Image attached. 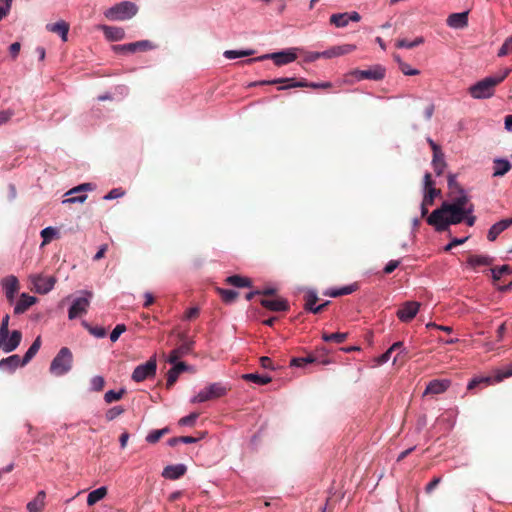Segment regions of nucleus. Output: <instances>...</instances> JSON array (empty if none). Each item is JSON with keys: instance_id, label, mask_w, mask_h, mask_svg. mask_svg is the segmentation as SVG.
Wrapping results in <instances>:
<instances>
[{"instance_id": "37998d69", "label": "nucleus", "mask_w": 512, "mask_h": 512, "mask_svg": "<svg viewBox=\"0 0 512 512\" xmlns=\"http://www.w3.org/2000/svg\"><path fill=\"white\" fill-rule=\"evenodd\" d=\"M169 428L168 427H165V428H162V429H158V430H153L151 431L147 436H146V441L148 443H151V444H155L157 443L164 435L168 434L169 433Z\"/></svg>"}, {"instance_id": "13d9d810", "label": "nucleus", "mask_w": 512, "mask_h": 512, "mask_svg": "<svg viewBox=\"0 0 512 512\" xmlns=\"http://www.w3.org/2000/svg\"><path fill=\"white\" fill-rule=\"evenodd\" d=\"M126 331V326L124 324H118L113 329V331L110 334V340L112 342H116L120 335Z\"/></svg>"}, {"instance_id": "864d4df0", "label": "nucleus", "mask_w": 512, "mask_h": 512, "mask_svg": "<svg viewBox=\"0 0 512 512\" xmlns=\"http://www.w3.org/2000/svg\"><path fill=\"white\" fill-rule=\"evenodd\" d=\"M198 417V413H191L185 417H182L178 423L180 426H193Z\"/></svg>"}, {"instance_id": "bf43d9fd", "label": "nucleus", "mask_w": 512, "mask_h": 512, "mask_svg": "<svg viewBox=\"0 0 512 512\" xmlns=\"http://www.w3.org/2000/svg\"><path fill=\"white\" fill-rule=\"evenodd\" d=\"M399 69L404 75L414 76L420 73L419 70L411 68L406 62H400Z\"/></svg>"}, {"instance_id": "774afa93", "label": "nucleus", "mask_w": 512, "mask_h": 512, "mask_svg": "<svg viewBox=\"0 0 512 512\" xmlns=\"http://www.w3.org/2000/svg\"><path fill=\"white\" fill-rule=\"evenodd\" d=\"M391 353L392 351L388 349L385 353H383L380 357L377 358V363L379 365L386 363L390 359Z\"/></svg>"}, {"instance_id": "49530a36", "label": "nucleus", "mask_w": 512, "mask_h": 512, "mask_svg": "<svg viewBox=\"0 0 512 512\" xmlns=\"http://www.w3.org/2000/svg\"><path fill=\"white\" fill-rule=\"evenodd\" d=\"M423 42H424V38L423 37H417L413 41H408L407 39H400V40L397 41L396 46L398 48H408V49H411V48H414V47L422 44Z\"/></svg>"}, {"instance_id": "09e8293b", "label": "nucleus", "mask_w": 512, "mask_h": 512, "mask_svg": "<svg viewBox=\"0 0 512 512\" xmlns=\"http://www.w3.org/2000/svg\"><path fill=\"white\" fill-rule=\"evenodd\" d=\"M125 394V390L124 389H121L119 391H114V390H109L105 393L104 395V400L106 403L110 404L114 401H118L120 400L123 395Z\"/></svg>"}, {"instance_id": "a878e982", "label": "nucleus", "mask_w": 512, "mask_h": 512, "mask_svg": "<svg viewBox=\"0 0 512 512\" xmlns=\"http://www.w3.org/2000/svg\"><path fill=\"white\" fill-rule=\"evenodd\" d=\"M37 301V298L34 296H30L26 293L21 294L19 300L17 301L14 313L15 314H22L26 312L33 304H35Z\"/></svg>"}, {"instance_id": "f704fd0d", "label": "nucleus", "mask_w": 512, "mask_h": 512, "mask_svg": "<svg viewBox=\"0 0 512 512\" xmlns=\"http://www.w3.org/2000/svg\"><path fill=\"white\" fill-rule=\"evenodd\" d=\"M107 495V488L105 486L99 487L91 491L87 496V504L89 506L95 505L98 501L102 500Z\"/></svg>"}, {"instance_id": "f257e3e1", "label": "nucleus", "mask_w": 512, "mask_h": 512, "mask_svg": "<svg viewBox=\"0 0 512 512\" xmlns=\"http://www.w3.org/2000/svg\"><path fill=\"white\" fill-rule=\"evenodd\" d=\"M473 211V204H470L467 210L441 205L428 216L427 223L433 226L436 231L443 232L446 231L450 225H456L464 221L466 215L473 213Z\"/></svg>"}, {"instance_id": "72a5a7b5", "label": "nucleus", "mask_w": 512, "mask_h": 512, "mask_svg": "<svg viewBox=\"0 0 512 512\" xmlns=\"http://www.w3.org/2000/svg\"><path fill=\"white\" fill-rule=\"evenodd\" d=\"M511 169V164L508 160L505 159H495L494 160V177H499L505 175Z\"/></svg>"}, {"instance_id": "f8f14e48", "label": "nucleus", "mask_w": 512, "mask_h": 512, "mask_svg": "<svg viewBox=\"0 0 512 512\" xmlns=\"http://www.w3.org/2000/svg\"><path fill=\"white\" fill-rule=\"evenodd\" d=\"M85 294L86 297H78L73 301L68 311L69 319L72 320L86 314L87 309L90 305V298L92 297V293L86 291Z\"/></svg>"}, {"instance_id": "58836bf2", "label": "nucleus", "mask_w": 512, "mask_h": 512, "mask_svg": "<svg viewBox=\"0 0 512 512\" xmlns=\"http://www.w3.org/2000/svg\"><path fill=\"white\" fill-rule=\"evenodd\" d=\"M226 283L235 287H250L251 280L247 277H242L239 275H232L227 277Z\"/></svg>"}, {"instance_id": "cd10ccee", "label": "nucleus", "mask_w": 512, "mask_h": 512, "mask_svg": "<svg viewBox=\"0 0 512 512\" xmlns=\"http://www.w3.org/2000/svg\"><path fill=\"white\" fill-rule=\"evenodd\" d=\"M450 199L451 202L444 201L441 205L453 206L456 207L457 209L467 210L469 208V205L471 204L469 203V198L465 194V192L462 194L453 195L452 197H450Z\"/></svg>"}, {"instance_id": "c9c22d12", "label": "nucleus", "mask_w": 512, "mask_h": 512, "mask_svg": "<svg viewBox=\"0 0 512 512\" xmlns=\"http://www.w3.org/2000/svg\"><path fill=\"white\" fill-rule=\"evenodd\" d=\"M41 346V339L40 337H37L32 345L29 347V349L26 351L23 359H22V365H26L29 363L32 358L37 354Z\"/></svg>"}, {"instance_id": "ddd939ff", "label": "nucleus", "mask_w": 512, "mask_h": 512, "mask_svg": "<svg viewBox=\"0 0 512 512\" xmlns=\"http://www.w3.org/2000/svg\"><path fill=\"white\" fill-rule=\"evenodd\" d=\"M94 185L92 183H83V184H80L72 189H70L66 195H74V194H77L76 196H71L70 198H67L63 201V203H83L85 202V200L87 199V195L84 194L83 192H86V191H92L94 189Z\"/></svg>"}, {"instance_id": "de8ad7c7", "label": "nucleus", "mask_w": 512, "mask_h": 512, "mask_svg": "<svg viewBox=\"0 0 512 512\" xmlns=\"http://www.w3.org/2000/svg\"><path fill=\"white\" fill-rule=\"evenodd\" d=\"M253 54H254V50H241V51L226 50L224 52V57L227 59H235V58H239V57L251 56Z\"/></svg>"}, {"instance_id": "4468645a", "label": "nucleus", "mask_w": 512, "mask_h": 512, "mask_svg": "<svg viewBox=\"0 0 512 512\" xmlns=\"http://www.w3.org/2000/svg\"><path fill=\"white\" fill-rule=\"evenodd\" d=\"M31 282L37 293L46 294L53 289L56 280L52 276L45 277L42 275H34L31 277Z\"/></svg>"}, {"instance_id": "5fc2aeb1", "label": "nucleus", "mask_w": 512, "mask_h": 512, "mask_svg": "<svg viewBox=\"0 0 512 512\" xmlns=\"http://www.w3.org/2000/svg\"><path fill=\"white\" fill-rule=\"evenodd\" d=\"M509 53H512V35L505 40V42L498 51V56L503 57Z\"/></svg>"}, {"instance_id": "f3484780", "label": "nucleus", "mask_w": 512, "mask_h": 512, "mask_svg": "<svg viewBox=\"0 0 512 512\" xmlns=\"http://www.w3.org/2000/svg\"><path fill=\"white\" fill-rule=\"evenodd\" d=\"M2 288L5 292L7 300L12 303L16 293L19 291L20 285L16 276L9 275L1 280Z\"/></svg>"}, {"instance_id": "39448f33", "label": "nucleus", "mask_w": 512, "mask_h": 512, "mask_svg": "<svg viewBox=\"0 0 512 512\" xmlns=\"http://www.w3.org/2000/svg\"><path fill=\"white\" fill-rule=\"evenodd\" d=\"M228 391L229 388L220 382L211 383L205 388H203L197 395H195L191 399V402L202 403L210 400H215L225 396Z\"/></svg>"}, {"instance_id": "1a4fd4ad", "label": "nucleus", "mask_w": 512, "mask_h": 512, "mask_svg": "<svg viewBox=\"0 0 512 512\" xmlns=\"http://www.w3.org/2000/svg\"><path fill=\"white\" fill-rule=\"evenodd\" d=\"M154 48H156V46L149 40L112 46L113 51L117 54L136 53L138 51L145 52Z\"/></svg>"}, {"instance_id": "c756f323", "label": "nucleus", "mask_w": 512, "mask_h": 512, "mask_svg": "<svg viewBox=\"0 0 512 512\" xmlns=\"http://www.w3.org/2000/svg\"><path fill=\"white\" fill-rule=\"evenodd\" d=\"M356 49V46L353 44H344L341 46L333 47L329 50L323 51L324 58H332L336 56L345 55L353 52Z\"/></svg>"}, {"instance_id": "69168bd1", "label": "nucleus", "mask_w": 512, "mask_h": 512, "mask_svg": "<svg viewBox=\"0 0 512 512\" xmlns=\"http://www.w3.org/2000/svg\"><path fill=\"white\" fill-rule=\"evenodd\" d=\"M107 249H108V245H107V244H103V245L99 248V250H98V252L95 254V256L93 257V259H94L95 261H98V260L102 259V258L105 256V253H106Z\"/></svg>"}, {"instance_id": "dca6fc26", "label": "nucleus", "mask_w": 512, "mask_h": 512, "mask_svg": "<svg viewBox=\"0 0 512 512\" xmlns=\"http://www.w3.org/2000/svg\"><path fill=\"white\" fill-rule=\"evenodd\" d=\"M22 340V333L19 330H14L11 334L0 338V349L6 353L14 351Z\"/></svg>"}, {"instance_id": "79ce46f5", "label": "nucleus", "mask_w": 512, "mask_h": 512, "mask_svg": "<svg viewBox=\"0 0 512 512\" xmlns=\"http://www.w3.org/2000/svg\"><path fill=\"white\" fill-rule=\"evenodd\" d=\"M448 188H449V197H452L453 195L462 194L465 191L460 186V184L456 181V176L453 174H450L448 176Z\"/></svg>"}, {"instance_id": "bb28decb", "label": "nucleus", "mask_w": 512, "mask_h": 512, "mask_svg": "<svg viewBox=\"0 0 512 512\" xmlns=\"http://www.w3.org/2000/svg\"><path fill=\"white\" fill-rule=\"evenodd\" d=\"M100 29L103 31L104 36L110 41H120L125 37V31L121 27L101 25Z\"/></svg>"}, {"instance_id": "f03ea898", "label": "nucleus", "mask_w": 512, "mask_h": 512, "mask_svg": "<svg viewBox=\"0 0 512 512\" xmlns=\"http://www.w3.org/2000/svg\"><path fill=\"white\" fill-rule=\"evenodd\" d=\"M510 73L505 69L501 74L486 77L470 86L469 93L475 99H486L494 95L495 87L499 85Z\"/></svg>"}, {"instance_id": "a211bd4d", "label": "nucleus", "mask_w": 512, "mask_h": 512, "mask_svg": "<svg viewBox=\"0 0 512 512\" xmlns=\"http://www.w3.org/2000/svg\"><path fill=\"white\" fill-rule=\"evenodd\" d=\"M360 19H361L360 14L355 11L351 12V13H348V12L337 13V14H332L330 16V23L332 25H335L338 28H343V27H346L350 21L359 22Z\"/></svg>"}, {"instance_id": "ea45409f", "label": "nucleus", "mask_w": 512, "mask_h": 512, "mask_svg": "<svg viewBox=\"0 0 512 512\" xmlns=\"http://www.w3.org/2000/svg\"><path fill=\"white\" fill-rule=\"evenodd\" d=\"M432 165H433L436 175L437 176L442 175V173L446 167V162L444 160L443 152L433 155Z\"/></svg>"}, {"instance_id": "9d476101", "label": "nucleus", "mask_w": 512, "mask_h": 512, "mask_svg": "<svg viewBox=\"0 0 512 512\" xmlns=\"http://www.w3.org/2000/svg\"><path fill=\"white\" fill-rule=\"evenodd\" d=\"M157 362L155 357H151L146 363L138 365L133 373L132 380L142 382L156 374Z\"/></svg>"}, {"instance_id": "4c0bfd02", "label": "nucleus", "mask_w": 512, "mask_h": 512, "mask_svg": "<svg viewBox=\"0 0 512 512\" xmlns=\"http://www.w3.org/2000/svg\"><path fill=\"white\" fill-rule=\"evenodd\" d=\"M242 379L245 381H250L259 385H265L271 382V377L267 375H258L255 373L243 374Z\"/></svg>"}, {"instance_id": "7c9ffc66", "label": "nucleus", "mask_w": 512, "mask_h": 512, "mask_svg": "<svg viewBox=\"0 0 512 512\" xmlns=\"http://www.w3.org/2000/svg\"><path fill=\"white\" fill-rule=\"evenodd\" d=\"M19 366L22 365V359H20L19 355L14 354L12 356H9L7 358H3L0 360V369L13 372L15 371Z\"/></svg>"}, {"instance_id": "e2e57ef3", "label": "nucleus", "mask_w": 512, "mask_h": 512, "mask_svg": "<svg viewBox=\"0 0 512 512\" xmlns=\"http://www.w3.org/2000/svg\"><path fill=\"white\" fill-rule=\"evenodd\" d=\"M14 115L11 109L0 111V125L7 123Z\"/></svg>"}, {"instance_id": "052dcab7", "label": "nucleus", "mask_w": 512, "mask_h": 512, "mask_svg": "<svg viewBox=\"0 0 512 512\" xmlns=\"http://www.w3.org/2000/svg\"><path fill=\"white\" fill-rule=\"evenodd\" d=\"M125 191L122 188H114L108 192L103 198L104 200H112L122 197Z\"/></svg>"}, {"instance_id": "338daca9", "label": "nucleus", "mask_w": 512, "mask_h": 512, "mask_svg": "<svg viewBox=\"0 0 512 512\" xmlns=\"http://www.w3.org/2000/svg\"><path fill=\"white\" fill-rule=\"evenodd\" d=\"M290 365L295 366V367H304V366H306L305 359H304V357L292 358L290 361Z\"/></svg>"}, {"instance_id": "4be33fe9", "label": "nucleus", "mask_w": 512, "mask_h": 512, "mask_svg": "<svg viewBox=\"0 0 512 512\" xmlns=\"http://www.w3.org/2000/svg\"><path fill=\"white\" fill-rule=\"evenodd\" d=\"M174 366L167 373L166 387L170 389L177 381L180 373L187 369L184 362L172 363Z\"/></svg>"}, {"instance_id": "b1692460", "label": "nucleus", "mask_w": 512, "mask_h": 512, "mask_svg": "<svg viewBox=\"0 0 512 512\" xmlns=\"http://www.w3.org/2000/svg\"><path fill=\"white\" fill-rule=\"evenodd\" d=\"M192 348H193V342L192 341L183 343L178 348L173 349L170 352L169 357H168V362L169 363H176V362H178V360L181 357L189 354L192 351Z\"/></svg>"}, {"instance_id": "7ed1b4c3", "label": "nucleus", "mask_w": 512, "mask_h": 512, "mask_svg": "<svg viewBox=\"0 0 512 512\" xmlns=\"http://www.w3.org/2000/svg\"><path fill=\"white\" fill-rule=\"evenodd\" d=\"M73 354L67 347H62L53 358L49 370L55 376H63L72 369Z\"/></svg>"}, {"instance_id": "6e6d98bb", "label": "nucleus", "mask_w": 512, "mask_h": 512, "mask_svg": "<svg viewBox=\"0 0 512 512\" xmlns=\"http://www.w3.org/2000/svg\"><path fill=\"white\" fill-rule=\"evenodd\" d=\"M84 326L88 331L97 338H103L106 335V330L103 327H92L88 323L84 322Z\"/></svg>"}, {"instance_id": "0eeeda50", "label": "nucleus", "mask_w": 512, "mask_h": 512, "mask_svg": "<svg viewBox=\"0 0 512 512\" xmlns=\"http://www.w3.org/2000/svg\"><path fill=\"white\" fill-rule=\"evenodd\" d=\"M296 51H297L296 48L287 49V50H283L280 52H275V53L255 57V58H250L246 61L241 62V64H244V63L251 64L256 61L272 59L274 61L275 65L282 66V65L289 64L297 59Z\"/></svg>"}, {"instance_id": "c03bdc74", "label": "nucleus", "mask_w": 512, "mask_h": 512, "mask_svg": "<svg viewBox=\"0 0 512 512\" xmlns=\"http://www.w3.org/2000/svg\"><path fill=\"white\" fill-rule=\"evenodd\" d=\"M217 292L225 303H232L238 297V293L231 289L217 288Z\"/></svg>"}, {"instance_id": "c85d7f7f", "label": "nucleus", "mask_w": 512, "mask_h": 512, "mask_svg": "<svg viewBox=\"0 0 512 512\" xmlns=\"http://www.w3.org/2000/svg\"><path fill=\"white\" fill-rule=\"evenodd\" d=\"M186 472V467L183 464L169 465L164 468L162 476L167 479L176 480L182 477Z\"/></svg>"}, {"instance_id": "9b49d317", "label": "nucleus", "mask_w": 512, "mask_h": 512, "mask_svg": "<svg viewBox=\"0 0 512 512\" xmlns=\"http://www.w3.org/2000/svg\"><path fill=\"white\" fill-rule=\"evenodd\" d=\"M350 74L358 81L365 79L379 81L385 77V68L381 65H374L365 70L355 69Z\"/></svg>"}, {"instance_id": "a19ab883", "label": "nucleus", "mask_w": 512, "mask_h": 512, "mask_svg": "<svg viewBox=\"0 0 512 512\" xmlns=\"http://www.w3.org/2000/svg\"><path fill=\"white\" fill-rule=\"evenodd\" d=\"M348 334L343 332L326 333L322 334V339L325 342H334L337 344L343 343L347 339Z\"/></svg>"}, {"instance_id": "a18cd8bd", "label": "nucleus", "mask_w": 512, "mask_h": 512, "mask_svg": "<svg viewBox=\"0 0 512 512\" xmlns=\"http://www.w3.org/2000/svg\"><path fill=\"white\" fill-rule=\"evenodd\" d=\"M441 194L440 189H436L435 187H430L425 190L423 202L425 205H433L434 199Z\"/></svg>"}, {"instance_id": "20e7f679", "label": "nucleus", "mask_w": 512, "mask_h": 512, "mask_svg": "<svg viewBox=\"0 0 512 512\" xmlns=\"http://www.w3.org/2000/svg\"><path fill=\"white\" fill-rule=\"evenodd\" d=\"M137 12L138 7L136 4L130 1H123L106 10L104 15L109 20L124 21L135 16Z\"/></svg>"}, {"instance_id": "3c124183", "label": "nucleus", "mask_w": 512, "mask_h": 512, "mask_svg": "<svg viewBox=\"0 0 512 512\" xmlns=\"http://www.w3.org/2000/svg\"><path fill=\"white\" fill-rule=\"evenodd\" d=\"M318 301L317 294L314 291H308L305 295V310L309 311L313 308Z\"/></svg>"}, {"instance_id": "393cba45", "label": "nucleus", "mask_w": 512, "mask_h": 512, "mask_svg": "<svg viewBox=\"0 0 512 512\" xmlns=\"http://www.w3.org/2000/svg\"><path fill=\"white\" fill-rule=\"evenodd\" d=\"M512 225V217L503 219L494 225L488 231L487 238L489 241H495L498 235Z\"/></svg>"}, {"instance_id": "e433bc0d", "label": "nucleus", "mask_w": 512, "mask_h": 512, "mask_svg": "<svg viewBox=\"0 0 512 512\" xmlns=\"http://www.w3.org/2000/svg\"><path fill=\"white\" fill-rule=\"evenodd\" d=\"M357 288H358L357 284H351V285L344 286L339 289H331V290L327 291L325 293V295L335 298V297L351 294L354 291H356Z\"/></svg>"}, {"instance_id": "680f3d73", "label": "nucleus", "mask_w": 512, "mask_h": 512, "mask_svg": "<svg viewBox=\"0 0 512 512\" xmlns=\"http://www.w3.org/2000/svg\"><path fill=\"white\" fill-rule=\"evenodd\" d=\"M9 319H10V317L8 314H6L2 319L1 326H0V338L8 336V334H9V329H8Z\"/></svg>"}, {"instance_id": "0e129e2a", "label": "nucleus", "mask_w": 512, "mask_h": 512, "mask_svg": "<svg viewBox=\"0 0 512 512\" xmlns=\"http://www.w3.org/2000/svg\"><path fill=\"white\" fill-rule=\"evenodd\" d=\"M399 265H400L399 260H390L384 267V273L385 274L392 273Z\"/></svg>"}, {"instance_id": "412c9836", "label": "nucleus", "mask_w": 512, "mask_h": 512, "mask_svg": "<svg viewBox=\"0 0 512 512\" xmlns=\"http://www.w3.org/2000/svg\"><path fill=\"white\" fill-rule=\"evenodd\" d=\"M69 28V24L64 20H60L56 23H49L46 25L47 31L58 34L64 42H66L68 39L67 37Z\"/></svg>"}, {"instance_id": "6e6552de", "label": "nucleus", "mask_w": 512, "mask_h": 512, "mask_svg": "<svg viewBox=\"0 0 512 512\" xmlns=\"http://www.w3.org/2000/svg\"><path fill=\"white\" fill-rule=\"evenodd\" d=\"M511 376H512V364H510L509 366H507L504 369L498 370L493 377L486 376V377H477V378L472 379L468 383L467 389L473 390L475 387H477L480 384L489 385L492 383H498V382H501L503 379L511 377Z\"/></svg>"}, {"instance_id": "2eb2a0df", "label": "nucleus", "mask_w": 512, "mask_h": 512, "mask_svg": "<svg viewBox=\"0 0 512 512\" xmlns=\"http://www.w3.org/2000/svg\"><path fill=\"white\" fill-rule=\"evenodd\" d=\"M420 303L416 301L405 302L397 311V317L402 322H410L418 313Z\"/></svg>"}, {"instance_id": "5701e85b", "label": "nucleus", "mask_w": 512, "mask_h": 512, "mask_svg": "<svg viewBox=\"0 0 512 512\" xmlns=\"http://www.w3.org/2000/svg\"><path fill=\"white\" fill-rule=\"evenodd\" d=\"M447 25L455 29L466 27L468 25V12L465 11L449 15L447 18Z\"/></svg>"}, {"instance_id": "aec40b11", "label": "nucleus", "mask_w": 512, "mask_h": 512, "mask_svg": "<svg viewBox=\"0 0 512 512\" xmlns=\"http://www.w3.org/2000/svg\"><path fill=\"white\" fill-rule=\"evenodd\" d=\"M260 304L264 308L275 312L287 311L289 309L288 302L283 298L261 299Z\"/></svg>"}, {"instance_id": "6ab92c4d", "label": "nucleus", "mask_w": 512, "mask_h": 512, "mask_svg": "<svg viewBox=\"0 0 512 512\" xmlns=\"http://www.w3.org/2000/svg\"><path fill=\"white\" fill-rule=\"evenodd\" d=\"M450 386V380L435 379L428 383L424 395H438L444 393Z\"/></svg>"}, {"instance_id": "4d7b16f0", "label": "nucleus", "mask_w": 512, "mask_h": 512, "mask_svg": "<svg viewBox=\"0 0 512 512\" xmlns=\"http://www.w3.org/2000/svg\"><path fill=\"white\" fill-rule=\"evenodd\" d=\"M105 385V380L102 376H94L91 379V387L94 391H101L103 390Z\"/></svg>"}, {"instance_id": "8fccbe9b", "label": "nucleus", "mask_w": 512, "mask_h": 512, "mask_svg": "<svg viewBox=\"0 0 512 512\" xmlns=\"http://www.w3.org/2000/svg\"><path fill=\"white\" fill-rule=\"evenodd\" d=\"M41 237L43 238L42 245L48 244L57 234V230L54 227H46L41 231Z\"/></svg>"}, {"instance_id": "473e14b6", "label": "nucleus", "mask_w": 512, "mask_h": 512, "mask_svg": "<svg viewBox=\"0 0 512 512\" xmlns=\"http://www.w3.org/2000/svg\"><path fill=\"white\" fill-rule=\"evenodd\" d=\"M492 262L493 259L486 255H470L467 260V263L473 268L479 266H488L491 265Z\"/></svg>"}, {"instance_id": "2f4dec72", "label": "nucleus", "mask_w": 512, "mask_h": 512, "mask_svg": "<svg viewBox=\"0 0 512 512\" xmlns=\"http://www.w3.org/2000/svg\"><path fill=\"white\" fill-rule=\"evenodd\" d=\"M45 498L46 493L43 490L39 491L36 497L32 501L28 502L27 510L29 512H41L45 507Z\"/></svg>"}, {"instance_id": "423d86ee", "label": "nucleus", "mask_w": 512, "mask_h": 512, "mask_svg": "<svg viewBox=\"0 0 512 512\" xmlns=\"http://www.w3.org/2000/svg\"><path fill=\"white\" fill-rule=\"evenodd\" d=\"M278 83H289L286 86L280 87L279 88L280 90L288 89V88H295V87H310L313 89H318V88L328 89V88L332 87L331 82L315 83V82H307L305 79L296 80L295 78H277V79H273V80H269V81H261L258 84L259 85H266V84L274 85V84H278Z\"/></svg>"}, {"instance_id": "603ef678", "label": "nucleus", "mask_w": 512, "mask_h": 512, "mask_svg": "<svg viewBox=\"0 0 512 512\" xmlns=\"http://www.w3.org/2000/svg\"><path fill=\"white\" fill-rule=\"evenodd\" d=\"M124 411L125 409L122 406H115L106 412L105 417L108 421H112L121 414H123Z\"/></svg>"}]
</instances>
